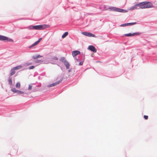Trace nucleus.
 Segmentation results:
<instances>
[{
	"label": "nucleus",
	"mask_w": 157,
	"mask_h": 157,
	"mask_svg": "<svg viewBox=\"0 0 157 157\" xmlns=\"http://www.w3.org/2000/svg\"><path fill=\"white\" fill-rule=\"evenodd\" d=\"M83 64V62H81L79 63V65H82Z\"/></svg>",
	"instance_id": "27"
},
{
	"label": "nucleus",
	"mask_w": 157,
	"mask_h": 157,
	"mask_svg": "<svg viewBox=\"0 0 157 157\" xmlns=\"http://www.w3.org/2000/svg\"><path fill=\"white\" fill-rule=\"evenodd\" d=\"M47 28V26L45 25H35L33 27V28L36 30H43Z\"/></svg>",
	"instance_id": "3"
},
{
	"label": "nucleus",
	"mask_w": 157,
	"mask_h": 157,
	"mask_svg": "<svg viewBox=\"0 0 157 157\" xmlns=\"http://www.w3.org/2000/svg\"><path fill=\"white\" fill-rule=\"evenodd\" d=\"M60 61L63 63H64L65 61H67V60H66L65 58L64 57H62L60 59Z\"/></svg>",
	"instance_id": "16"
},
{
	"label": "nucleus",
	"mask_w": 157,
	"mask_h": 157,
	"mask_svg": "<svg viewBox=\"0 0 157 157\" xmlns=\"http://www.w3.org/2000/svg\"><path fill=\"white\" fill-rule=\"evenodd\" d=\"M88 49L94 52H97L96 48L92 45L89 46L88 48Z\"/></svg>",
	"instance_id": "9"
},
{
	"label": "nucleus",
	"mask_w": 157,
	"mask_h": 157,
	"mask_svg": "<svg viewBox=\"0 0 157 157\" xmlns=\"http://www.w3.org/2000/svg\"><path fill=\"white\" fill-rule=\"evenodd\" d=\"M80 52L78 51H75L72 52V55L73 57L75 56H76L79 54Z\"/></svg>",
	"instance_id": "10"
},
{
	"label": "nucleus",
	"mask_w": 157,
	"mask_h": 157,
	"mask_svg": "<svg viewBox=\"0 0 157 157\" xmlns=\"http://www.w3.org/2000/svg\"><path fill=\"white\" fill-rule=\"evenodd\" d=\"M34 67L33 66H31L30 67H29V69H33V68H34Z\"/></svg>",
	"instance_id": "25"
},
{
	"label": "nucleus",
	"mask_w": 157,
	"mask_h": 157,
	"mask_svg": "<svg viewBox=\"0 0 157 157\" xmlns=\"http://www.w3.org/2000/svg\"><path fill=\"white\" fill-rule=\"evenodd\" d=\"M20 86V83H17L16 84V87H18Z\"/></svg>",
	"instance_id": "28"
},
{
	"label": "nucleus",
	"mask_w": 157,
	"mask_h": 157,
	"mask_svg": "<svg viewBox=\"0 0 157 157\" xmlns=\"http://www.w3.org/2000/svg\"><path fill=\"white\" fill-rule=\"evenodd\" d=\"M31 64V63H29V64H28V65H29L30 64Z\"/></svg>",
	"instance_id": "31"
},
{
	"label": "nucleus",
	"mask_w": 157,
	"mask_h": 157,
	"mask_svg": "<svg viewBox=\"0 0 157 157\" xmlns=\"http://www.w3.org/2000/svg\"><path fill=\"white\" fill-rule=\"evenodd\" d=\"M107 10H109L112 11L118 12H126L127 11L125 10L122 9L115 7L111 6L109 7Z\"/></svg>",
	"instance_id": "2"
},
{
	"label": "nucleus",
	"mask_w": 157,
	"mask_h": 157,
	"mask_svg": "<svg viewBox=\"0 0 157 157\" xmlns=\"http://www.w3.org/2000/svg\"><path fill=\"white\" fill-rule=\"evenodd\" d=\"M144 118L145 120H147L148 118V116L146 115H144Z\"/></svg>",
	"instance_id": "24"
},
{
	"label": "nucleus",
	"mask_w": 157,
	"mask_h": 157,
	"mask_svg": "<svg viewBox=\"0 0 157 157\" xmlns=\"http://www.w3.org/2000/svg\"><path fill=\"white\" fill-rule=\"evenodd\" d=\"M140 9H144L152 8L153 5L151 2H144L140 3Z\"/></svg>",
	"instance_id": "1"
},
{
	"label": "nucleus",
	"mask_w": 157,
	"mask_h": 157,
	"mask_svg": "<svg viewBox=\"0 0 157 157\" xmlns=\"http://www.w3.org/2000/svg\"><path fill=\"white\" fill-rule=\"evenodd\" d=\"M9 82L10 84H11L12 83V81L11 78H9Z\"/></svg>",
	"instance_id": "21"
},
{
	"label": "nucleus",
	"mask_w": 157,
	"mask_h": 157,
	"mask_svg": "<svg viewBox=\"0 0 157 157\" xmlns=\"http://www.w3.org/2000/svg\"><path fill=\"white\" fill-rule=\"evenodd\" d=\"M42 38H39V40L37 41H36L38 43H39L41 41V40H42Z\"/></svg>",
	"instance_id": "26"
},
{
	"label": "nucleus",
	"mask_w": 157,
	"mask_h": 157,
	"mask_svg": "<svg viewBox=\"0 0 157 157\" xmlns=\"http://www.w3.org/2000/svg\"><path fill=\"white\" fill-rule=\"evenodd\" d=\"M8 42H13V40L11 38H9L7 37V39H6V40Z\"/></svg>",
	"instance_id": "18"
},
{
	"label": "nucleus",
	"mask_w": 157,
	"mask_h": 157,
	"mask_svg": "<svg viewBox=\"0 0 157 157\" xmlns=\"http://www.w3.org/2000/svg\"><path fill=\"white\" fill-rule=\"evenodd\" d=\"M32 84H30L29 86V87L28 88V90H31L32 89Z\"/></svg>",
	"instance_id": "20"
},
{
	"label": "nucleus",
	"mask_w": 157,
	"mask_h": 157,
	"mask_svg": "<svg viewBox=\"0 0 157 157\" xmlns=\"http://www.w3.org/2000/svg\"><path fill=\"white\" fill-rule=\"evenodd\" d=\"M42 57V56L40 55H37L36 56H33V58L35 59V60L34 61L37 63H40L43 62V61L41 60H37V59L38 58H40Z\"/></svg>",
	"instance_id": "4"
},
{
	"label": "nucleus",
	"mask_w": 157,
	"mask_h": 157,
	"mask_svg": "<svg viewBox=\"0 0 157 157\" xmlns=\"http://www.w3.org/2000/svg\"><path fill=\"white\" fill-rule=\"evenodd\" d=\"M58 58L56 57H54L52 59V60H58Z\"/></svg>",
	"instance_id": "22"
},
{
	"label": "nucleus",
	"mask_w": 157,
	"mask_h": 157,
	"mask_svg": "<svg viewBox=\"0 0 157 157\" xmlns=\"http://www.w3.org/2000/svg\"><path fill=\"white\" fill-rule=\"evenodd\" d=\"M127 26V23L122 24L121 25V26Z\"/></svg>",
	"instance_id": "23"
},
{
	"label": "nucleus",
	"mask_w": 157,
	"mask_h": 157,
	"mask_svg": "<svg viewBox=\"0 0 157 157\" xmlns=\"http://www.w3.org/2000/svg\"><path fill=\"white\" fill-rule=\"evenodd\" d=\"M20 94H21L23 93V92H21V91H20Z\"/></svg>",
	"instance_id": "30"
},
{
	"label": "nucleus",
	"mask_w": 157,
	"mask_h": 157,
	"mask_svg": "<svg viewBox=\"0 0 157 157\" xmlns=\"http://www.w3.org/2000/svg\"><path fill=\"white\" fill-rule=\"evenodd\" d=\"M136 24V22L130 23H127V26L132 25Z\"/></svg>",
	"instance_id": "19"
},
{
	"label": "nucleus",
	"mask_w": 157,
	"mask_h": 157,
	"mask_svg": "<svg viewBox=\"0 0 157 157\" xmlns=\"http://www.w3.org/2000/svg\"><path fill=\"white\" fill-rule=\"evenodd\" d=\"M65 65L66 66L67 69H68L70 67V64L67 61H65L64 63Z\"/></svg>",
	"instance_id": "13"
},
{
	"label": "nucleus",
	"mask_w": 157,
	"mask_h": 157,
	"mask_svg": "<svg viewBox=\"0 0 157 157\" xmlns=\"http://www.w3.org/2000/svg\"><path fill=\"white\" fill-rule=\"evenodd\" d=\"M20 68V66H18L13 68L11 69V73H10V75H13L15 73V70H18Z\"/></svg>",
	"instance_id": "7"
},
{
	"label": "nucleus",
	"mask_w": 157,
	"mask_h": 157,
	"mask_svg": "<svg viewBox=\"0 0 157 157\" xmlns=\"http://www.w3.org/2000/svg\"><path fill=\"white\" fill-rule=\"evenodd\" d=\"M137 33H129L125 34V36H134L135 34H137Z\"/></svg>",
	"instance_id": "11"
},
{
	"label": "nucleus",
	"mask_w": 157,
	"mask_h": 157,
	"mask_svg": "<svg viewBox=\"0 0 157 157\" xmlns=\"http://www.w3.org/2000/svg\"><path fill=\"white\" fill-rule=\"evenodd\" d=\"M38 43L37 42V41L35 42V43H34L30 47V48H31V47H33L35 46H36V45H37Z\"/></svg>",
	"instance_id": "17"
},
{
	"label": "nucleus",
	"mask_w": 157,
	"mask_h": 157,
	"mask_svg": "<svg viewBox=\"0 0 157 157\" xmlns=\"http://www.w3.org/2000/svg\"><path fill=\"white\" fill-rule=\"evenodd\" d=\"M71 71V69H69V70H68V72H70Z\"/></svg>",
	"instance_id": "29"
},
{
	"label": "nucleus",
	"mask_w": 157,
	"mask_h": 157,
	"mask_svg": "<svg viewBox=\"0 0 157 157\" xmlns=\"http://www.w3.org/2000/svg\"><path fill=\"white\" fill-rule=\"evenodd\" d=\"M11 91L14 93H19L20 91L18 90H16L15 88H13L11 89Z\"/></svg>",
	"instance_id": "14"
},
{
	"label": "nucleus",
	"mask_w": 157,
	"mask_h": 157,
	"mask_svg": "<svg viewBox=\"0 0 157 157\" xmlns=\"http://www.w3.org/2000/svg\"><path fill=\"white\" fill-rule=\"evenodd\" d=\"M7 39V37L2 35H0V40H6Z\"/></svg>",
	"instance_id": "12"
},
{
	"label": "nucleus",
	"mask_w": 157,
	"mask_h": 157,
	"mask_svg": "<svg viewBox=\"0 0 157 157\" xmlns=\"http://www.w3.org/2000/svg\"><path fill=\"white\" fill-rule=\"evenodd\" d=\"M62 81V79H61L60 81H58L56 82L53 83L51 84L48 86V87H50L54 86H55L56 85L59 84Z\"/></svg>",
	"instance_id": "8"
},
{
	"label": "nucleus",
	"mask_w": 157,
	"mask_h": 157,
	"mask_svg": "<svg viewBox=\"0 0 157 157\" xmlns=\"http://www.w3.org/2000/svg\"><path fill=\"white\" fill-rule=\"evenodd\" d=\"M140 3L137 4L135 5L133 7H131L129 10H133L135 9H140Z\"/></svg>",
	"instance_id": "6"
},
{
	"label": "nucleus",
	"mask_w": 157,
	"mask_h": 157,
	"mask_svg": "<svg viewBox=\"0 0 157 157\" xmlns=\"http://www.w3.org/2000/svg\"><path fill=\"white\" fill-rule=\"evenodd\" d=\"M82 34L86 36L93 37H95V35H94L90 33L83 32L82 33Z\"/></svg>",
	"instance_id": "5"
},
{
	"label": "nucleus",
	"mask_w": 157,
	"mask_h": 157,
	"mask_svg": "<svg viewBox=\"0 0 157 157\" xmlns=\"http://www.w3.org/2000/svg\"><path fill=\"white\" fill-rule=\"evenodd\" d=\"M68 35V33L67 32H66L62 36V37L63 38H64L65 37H66Z\"/></svg>",
	"instance_id": "15"
}]
</instances>
